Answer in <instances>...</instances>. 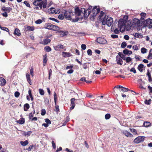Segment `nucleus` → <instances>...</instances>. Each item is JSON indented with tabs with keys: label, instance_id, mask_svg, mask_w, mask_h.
Listing matches in <instances>:
<instances>
[{
	"label": "nucleus",
	"instance_id": "nucleus-46",
	"mask_svg": "<svg viewBox=\"0 0 152 152\" xmlns=\"http://www.w3.org/2000/svg\"><path fill=\"white\" fill-rule=\"evenodd\" d=\"M39 91L40 95H44V90L43 89H39Z\"/></svg>",
	"mask_w": 152,
	"mask_h": 152
},
{
	"label": "nucleus",
	"instance_id": "nucleus-44",
	"mask_svg": "<svg viewBox=\"0 0 152 152\" xmlns=\"http://www.w3.org/2000/svg\"><path fill=\"white\" fill-rule=\"evenodd\" d=\"M28 93L29 94L30 97L31 98V100L32 101L33 100V99L31 93V91L30 89H29L28 91Z\"/></svg>",
	"mask_w": 152,
	"mask_h": 152
},
{
	"label": "nucleus",
	"instance_id": "nucleus-22",
	"mask_svg": "<svg viewBox=\"0 0 152 152\" xmlns=\"http://www.w3.org/2000/svg\"><path fill=\"white\" fill-rule=\"evenodd\" d=\"M14 34L17 36H20L21 34L20 31L18 28H16L14 31Z\"/></svg>",
	"mask_w": 152,
	"mask_h": 152
},
{
	"label": "nucleus",
	"instance_id": "nucleus-1",
	"mask_svg": "<svg viewBox=\"0 0 152 152\" xmlns=\"http://www.w3.org/2000/svg\"><path fill=\"white\" fill-rule=\"evenodd\" d=\"M75 13L76 18H79L80 19H82L84 18H87L89 15V11L86 10L84 8L79 9L77 7L75 9Z\"/></svg>",
	"mask_w": 152,
	"mask_h": 152
},
{
	"label": "nucleus",
	"instance_id": "nucleus-43",
	"mask_svg": "<svg viewBox=\"0 0 152 152\" xmlns=\"http://www.w3.org/2000/svg\"><path fill=\"white\" fill-rule=\"evenodd\" d=\"M130 131L133 133L134 135H136L137 134V131L134 129H130Z\"/></svg>",
	"mask_w": 152,
	"mask_h": 152
},
{
	"label": "nucleus",
	"instance_id": "nucleus-23",
	"mask_svg": "<svg viewBox=\"0 0 152 152\" xmlns=\"http://www.w3.org/2000/svg\"><path fill=\"white\" fill-rule=\"evenodd\" d=\"M25 29L27 31H31L34 30V27L33 26H26L25 27Z\"/></svg>",
	"mask_w": 152,
	"mask_h": 152
},
{
	"label": "nucleus",
	"instance_id": "nucleus-50",
	"mask_svg": "<svg viewBox=\"0 0 152 152\" xmlns=\"http://www.w3.org/2000/svg\"><path fill=\"white\" fill-rule=\"evenodd\" d=\"M110 117V115L109 114H107L105 116V118L106 119H108Z\"/></svg>",
	"mask_w": 152,
	"mask_h": 152
},
{
	"label": "nucleus",
	"instance_id": "nucleus-3",
	"mask_svg": "<svg viewBox=\"0 0 152 152\" xmlns=\"http://www.w3.org/2000/svg\"><path fill=\"white\" fill-rule=\"evenodd\" d=\"M126 21L123 19H120L118 22V27L120 28V31L124 32L125 31L126 27Z\"/></svg>",
	"mask_w": 152,
	"mask_h": 152
},
{
	"label": "nucleus",
	"instance_id": "nucleus-16",
	"mask_svg": "<svg viewBox=\"0 0 152 152\" xmlns=\"http://www.w3.org/2000/svg\"><path fill=\"white\" fill-rule=\"evenodd\" d=\"M64 48L63 45L61 44L58 45L54 47V49L57 51H58L61 49H63Z\"/></svg>",
	"mask_w": 152,
	"mask_h": 152
},
{
	"label": "nucleus",
	"instance_id": "nucleus-2",
	"mask_svg": "<svg viewBox=\"0 0 152 152\" xmlns=\"http://www.w3.org/2000/svg\"><path fill=\"white\" fill-rule=\"evenodd\" d=\"M113 22V19L105 15L103 19L102 18V23L103 25H107L108 26H111Z\"/></svg>",
	"mask_w": 152,
	"mask_h": 152
},
{
	"label": "nucleus",
	"instance_id": "nucleus-28",
	"mask_svg": "<svg viewBox=\"0 0 152 152\" xmlns=\"http://www.w3.org/2000/svg\"><path fill=\"white\" fill-rule=\"evenodd\" d=\"M131 22H128L127 23V25L126 26V29L127 31H129L131 28Z\"/></svg>",
	"mask_w": 152,
	"mask_h": 152
},
{
	"label": "nucleus",
	"instance_id": "nucleus-13",
	"mask_svg": "<svg viewBox=\"0 0 152 152\" xmlns=\"http://www.w3.org/2000/svg\"><path fill=\"white\" fill-rule=\"evenodd\" d=\"M22 134L24 136L26 137H28L30 136L32 133V132L31 131H28L27 132H25L24 131H21Z\"/></svg>",
	"mask_w": 152,
	"mask_h": 152
},
{
	"label": "nucleus",
	"instance_id": "nucleus-41",
	"mask_svg": "<svg viewBox=\"0 0 152 152\" xmlns=\"http://www.w3.org/2000/svg\"><path fill=\"white\" fill-rule=\"evenodd\" d=\"M41 3H42V4L43 9L45 8L46 7L47 5L46 1H42Z\"/></svg>",
	"mask_w": 152,
	"mask_h": 152
},
{
	"label": "nucleus",
	"instance_id": "nucleus-57",
	"mask_svg": "<svg viewBox=\"0 0 152 152\" xmlns=\"http://www.w3.org/2000/svg\"><path fill=\"white\" fill-rule=\"evenodd\" d=\"M1 29L2 30L6 31L9 32V29L5 27H3V28H1ZM9 34H10L9 33Z\"/></svg>",
	"mask_w": 152,
	"mask_h": 152
},
{
	"label": "nucleus",
	"instance_id": "nucleus-30",
	"mask_svg": "<svg viewBox=\"0 0 152 152\" xmlns=\"http://www.w3.org/2000/svg\"><path fill=\"white\" fill-rule=\"evenodd\" d=\"M59 29V27H58L57 26L53 25L52 26L51 29V30L56 31L58 30Z\"/></svg>",
	"mask_w": 152,
	"mask_h": 152
},
{
	"label": "nucleus",
	"instance_id": "nucleus-40",
	"mask_svg": "<svg viewBox=\"0 0 152 152\" xmlns=\"http://www.w3.org/2000/svg\"><path fill=\"white\" fill-rule=\"evenodd\" d=\"M44 49L45 51L48 52H50L51 50V48L50 47L48 46H47L45 47L44 48Z\"/></svg>",
	"mask_w": 152,
	"mask_h": 152
},
{
	"label": "nucleus",
	"instance_id": "nucleus-14",
	"mask_svg": "<svg viewBox=\"0 0 152 152\" xmlns=\"http://www.w3.org/2000/svg\"><path fill=\"white\" fill-rule=\"evenodd\" d=\"M75 99L74 98H72L71 99V107H70V109L71 110L73 109L75 106Z\"/></svg>",
	"mask_w": 152,
	"mask_h": 152
},
{
	"label": "nucleus",
	"instance_id": "nucleus-47",
	"mask_svg": "<svg viewBox=\"0 0 152 152\" xmlns=\"http://www.w3.org/2000/svg\"><path fill=\"white\" fill-rule=\"evenodd\" d=\"M126 45L127 44L125 42H124L122 43L121 47L122 48H124L126 47Z\"/></svg>",
	"mask_w": 152,
	"mask_h": 152
},
{
	"label": "nucleus",
	"instance_id": "nucleus-31",
	"mask_svg": "<svg viewBox=\"0 0 152 152\" xmlns=\"http://www.w3.org/2000/svg\"><path fill=\"white\" fill-rule=\"evenodd\" d=\"M143 65L142 64H140L138 66L137 69L140 72H142L143 70Z\"/></svg>",
	"mask_w": 152,
	"mask_h": 152
},
{
	"label": "nucleus",
	"instance_id": "nucleus-52",
	"mask_svg": "<svg viewBox=\"0 0 152 152\" xmlns=\"http://www.w3.org/2000/svg\"><path fill=\"white\" fill-rule=\"evenodd\" d=\"M132 48L135 50H139L138 47L136 45L133 46Z\"/></svg>",
	"mask_w": 152,
	"mask_h": 152
},
{
	"label": "nucleus",
	"instance_id": "nucleus-42",
	"mask_svg": "<svg viewBox=\"0 0 152 152\" xmlns=\"http://www.w3.org/2000/svg\"><path fill=\"white\" fill-rule=\"evenodd\" d=\"M151 125V123L149 122H146L144 123L143 125L145 127H148Z\"/></svg>",
	"mask_w": 152,
	"mask_h": 152
},
{
	"label": "nucleus",
	"instance_id": "nucleus-29",
	"mask_svg": "<svg viewBox=\"0 0 152 152\" xmlns=\"http://www.w3.org/2000/svg\"><path fill=\"white\" fill-rule=\"evenodd\" d=\"M134 36L138 38H142L143 37L142 35L139 33H135L134 34Z\"/></svg>",
	"mask_w": 152,
	"mask_h": 152
},
{
	"label": "nucleus",
	"instance_id": "nucleus-62",
	"mask_svg": "<svg viewBox=\"0 0 152 152\" xmlns=\"http://www.w3.org/2000/svg\"><path fill=\"white\" fill-rule=\"evenodd\" d=\"M151 99H149L148 100H146L145 101V103L147 104H149L151 103Z\"/></svg>",
	"mask_w": 152,
	"mask_h": 152
},
{
	"label": "nucleus",
	"instance_id": "nucleus-12",
	"mask_svg": "<svg viewBox=\"0 0 152 152\" xmlns=\"http://www.w3.org/2000/svg\"><path fill=\"white\" fill-rule=\"evenodd\" d=\"M122 133L126 136L132 137H133V135L128 131L124 130L122 131Z\"/></svg>",
	"mask_w": 152,
	"mask_h": 152
},
{
	"label": "nucleus",
	"instance_id": "nucleus-36",
	"mask_svg": "<svg viewBox=\"0 0 152 152\" xmlns=\"http://www.w3.org/2000/svg\"><path fill=\"white\" fill-rule=\"evenodd\" d=\"M141 51L142 53L144 54L147 52L148 50L145 48H141Z\"/></svg>",
	"mask_w": 152,
	"mask_h": 152
},
{
	"label": "nucleus",
	"instance_id": "nucleus-51",
	"mask_svg": "<svg viewBox=\"0 0 152 152\" xmlns=\"http://www.w3.org/2000/svg\"><path fill=\"white\" fill-rule=\"evenodd\" d=\"M45 121L46 124H48V125L49 124H50L51 123L50 121L48 118L45 119Z\"/></svg>",
	"mask_w": 152,
	"mask_h": 152
},
{
	"label": "nucleus",
	"instance_id": "nucleus-54",
	"mask_svg": "<svg viewBox=\"0 0 152 152\" xmlns=\"http://www.w3.org/2000/svg\"><path fill=\"white\" fill-rule=\"evenodd\" d=\"M46 111L44 109H42L41 110V114L42 115H44L46 113Z\"/></svg>",
	"mask_w": 152,
	"mask_h": 152
},
{
	"label": "nucleus",
	"instance_id": "nucleus-33",
	"mask_svg": "<svg viewBox=\"0 0 152 152\" xmlns=\"http://www.w3.org/2000/svg\"><path fill=\"white\" fill-rule=\"evenodd\" d=\"M50 42V39H44L43 41L42 42V43L43 44L47 45Z\"/></svg>",
	"mask_w": 152,
	"mask_h": 152
},
{
	"label": "nucleus",
	"instance_id": "nucleus-24",
	"mask_svg": "<svg viewBox=\"0 0 152 152\" xmlns=\"http://www.w3.org/2000/svg\"><path fill=\"white\" fill-rule=\"evenodd\" d=\"M43 65L44 66H45L48 60L46 54L43 56Z\"/></svg>",
	"mask_w": 152,
	"mask_h": 152
},
{
	"label": "nucleus",
	"instance_id": "nucleus-6",
	"mask_svg": "<svg viewBox=\"0 0 152 152\" xmlns=\"http://www.w3.org/2000/svg\"><path fill=\"white\" fill-rule=\"evenodd\" d=\"M72 12H70V20L73 22H76L79 20V18H76L75 15Z\"/></svg>",
	"mask_w": 152,
	"mask_h": 152
},
{
	"label": "nucleus",
	"instance_id": "nucleus-18",
	"mask_svg": "<svg viewBox=\"0 0 152 152\" xmlns=\"http://www.w3.org/2000/svg\"><path fill=\"white\" fill-rule=\"evenodd\" d=\"M6 83V81L5 79L1 77H0V85L4 86Z\"/></svg>",
	"mask_w": 152,
	"mask_h": 152
},
{
	"label": "nucleus",
	"instance_id": "nucleus-39",
	"mask_svg": "<svg viewBox=\"0 0 152 152\" xmlns=\"http://www.w3.org/2000/svg\"><path fill=\"white\" fill-rule=\"evenodd\" d=\"M55 104V111H56V112L57 113H58L59 111V106L58 105H56V104Z\"/></svg>",
	"mask_w": 152,
	"mask_h": 152
},
{
	"label": "nucleus",
	"instance_id": "nucleus-27",
	"mask_svg": "<svg viewBox=\"0 0 152 152\" xmlns=\"http://www.w3.org/2000/svg\"><path fill=\"white\" fill-rule=\"evenodd\" d=\"M16 122L17 123H19V124H22L25 123V119L23 118H21Z\"/></svg>",
	"mask_w": 152,
	"mask_h": 152
},
{
	"label": "nucleus",
	"instance_id": "nucleus-59",
	"mask_svg": "<svg viewBox=\"0 0 152 152\" xmlns=\"http://www.w3.org/2000/svg\"><path fill=\"white\" fill-rule=\"evenodd\" d=\"M58 18L59 19L63 20L64 18V16L63 14H60L58 16Z\"/></svg>",
	"mask_w": 152,
	"mask_h": 152
},
{
	"label": "nucleus",
	"instance_id": "nucleus-64",
	"mask_svg": "<svg viewBox=\"0 0 152 152\" xmlns=\"http://www.w3.org/2000/svg\"><path fill=\"white\" fill-rule=\"evenodd\" d=\"M119 33V31L118 28L115 29L114 31V33L115 34H118Z\"/></svg>",
	"mask_w": 152,
	"mask_h": 152
},
{
	"label": "nucleus",
	"instance_id": "nucleus-53",
	"mask_svg": "<svg viewBox=\"0 0 152 152\" xmlns=\"http://www.w3.org/2000/svg\"><path fill=\"white\" fill-rule=\"evenodd\" d=\"M49 19L51 20H52L53 21H54L56 22H57V23L59 22V21L58 20H57L56 19H55L54 18H49Z\"/></svg>",
	"mask_w": 152,
	"mask_h": 152
},
{
	"label": "nucleus",
	"instance_id": "nucleus-7",
	"mask_svg": "<svg viewBox=\"0 0 152 152\" xmlns=\"http://www.w3.org/2000/svg\"><path fill=\"white\" fill-rule=\"evenodd\" d=\"M97 41L98 43L102 44H105L107 43V41L104 39L102 37L97 38Z\"/></svg>",
	"mask_w": 152,
	"mask_h": 152
},
{
	"label": "nucleus",
	"instance_id": "nucleus-37",
	"mask_svg": "<svg viewBox=\"0 0 152 152\" xmlns=\"http://www.w3.org/2000/svg\"><path fill=\"white\" fill-rule=\"evenodd\" d=\"M127 63H129L130 62L132 61V59L129 56H128L126 58L125 60Z\"/></svg>",
	"mask_w": 152,
	"mask_h": 152
},
{
	"label": "nucleus",
	"instance_id": "nucleus-5",
	"mask_svg": "<svg viewBox=\"0 0 152 152\" xmlns=\"http://www.w3.org/2000/svg\"><path fill=\"white\" fill-rule=\"evenodd\" d=\"M145 137L143 136H139L136 138L134 142L136 143H138L144 141Z\"/></svg>",
	"mask_w": 152,
	"mask_h": 152
},
{
	"label": "nucleus",
	"instance_id": "nucleus-4",
	"mask_svg": "<svg viewBox=\"0 0 152 152\" xmlns=\"http://www.w3.org/2000/svg\"><path fill=\"white\" fill-rule=\"evenodd\" d=\"M100 9L99 7H97L96 6H95L94 7L92 10V16L94 18L96 15L100 12Z\"/></svg>",
	"mask_w": 152,
	"mask_h": 152
},
{
	"label": "nucleus",
	"instance_id": "nucleus-8",
	"mask_svg": "<svg viewBox=\"0 0 152 152\" xmlns=\"http://www.w3.org/2000/svg\"><path fill=\"white\" fill-rule=\"evenodd\" d=\"M145 23L146 26H148L149 28H151L152 27V21L151 19L149 18L146 19Z\"/></svg>",
	"mask_w": 152,
	"mask_h": 152
},
{
	"label": "nucleus",
	"instance_id": "nucleus-61",
	"mask_svg": "<svg viewBox=\"0 0 152 152\" xmlns=\"http://www.w3.org/2000/svg\"><path fill=\"white\" fill-rule=\"evenodd\" d=\"M86 45L84 44H83L81 45V48L83 50H85L86 48Z\"/></svg>",
	"mask_w": 152,
	"mask_h": 152
},
{
	"label": "nucleus",
	"instance_id": "nucleus-32",
	"mask_svg": "<svg viewBox=\"0 0 152 152\" xmlns=\"http://www.w3.org/2000/svg\"><path fill=\"white\" fill-rule=\"evenodd\" d=\"M20 143L22 146H25L28 144V142L27 140H26L24 141H21L20 142Z\"/></svg>",
	"mask_w": 152,
	"mask_h": 152
},
{
	"label": "nucleus",
	"instance_id": "nucleus-19",
	"mask_svg": "<svg viewBox=\"0 0 152 152\" xmlns=\"http://www.w3.org/2000/svg\"><path fill=\"white\" fill-rule=\"evenodd\" d=\"M12 10V8L10 7H4L2 8V10L3 11L8 13L10 12Z\"/></svg>",
	"mask_w": 152,
	"mask_h": 152
},
{
	"label": "nucleus",
	"instance_id": "nucleus-35",
	"mask_svg": "<svg viewBox=\"0 0 152 152\" xmlns=\"http://www.w3.org/2000/svg\"><path fill=\"white\" fill-rule=\"evenodd\" d=\"M29 108V105L28 104L26 103L24 104V110L26 111L28 110Z\"/></svg>",
	"mask_w": 152,
	"mask_h": 152
},
{
	"label": "nucleus",
	"instance_id": "nucleus-20",
	"mask_svg": "<svg viewBox=\"0 0 152 152\" xmlns=\"http://www.w3.org/2000/svg\"><path fill=\"white\" fill-rule=\"evenodd\" d=\"M26 77L27 81L29 83V84L31 85L32 84L31 80L30 78V75L29 73H27L26 75Z\"/></svg>",
	"mask_w": 152,
	"mask_h": 152
},
{
	"label": "nucleus",
	"instance_id": "nucleus-58",
	"mask_svg": "<svg viewBox=\"0 0 152 152\" xmlns=\"http://www.w3.org/2000/svg\"><path fill=\"white\" fill-rule=\"evenodd\" d=\"M146 15V14L144 13H142L140 14L141 18L144 19Z\"/></svg>",
	"mask_w": 152,
	"mask_h": 152
},
{
	"label": "nucleus",
	"instance_id": "nucleus-45",
	"mask_svg": "<svg viewBox=\"0 0 152 152\" xmlns=\"http://www.w3.org/2000/svg\"><path fill=\"white\" fill-rule=\"evenodd\" d=\"M54 99L55 104H56V103L57 97L56 94L55 92H54Z\"/></svg>",
	"mask_w": 152,
	"mask_h": 152
},
{
	"label": "nucleus",
	"instance_id": "nucleus-60",
	"mask_svg": "<svg viewBox=\"0 0 152 152\" xmlns=\"http://www.w3.org/2000/svg\"><path fill=\"white\" fill-rule=\"evenodd\" d=\"M111 37L113 39L117 38L118 37V35L115 34H112L111 35Z\"/></svg>",
	"mask_w": 152,
	"mask_h": 152
},
{
	"label": "nucleus",
	"instance_id": "nucleus-15",
	"mask_svg": "<svg viewBox=\"0 0 152 152\" xmlns=\"http://www.w3.org/2000/svg\"><path fill=\"white\" fill-rule=\"evenodd\" d=\"M62 55L64 58L69 57L72 56L70 53L65 52H62Z\"/></svg>",
	"mask_w": 152,
	"mask_h": 152
},
{
	"label": "nucleus",
	"instance_id": "nucleus-49",
	"mask_svg": "<svg viewBox=\"0 0 152 152\" xmlns=\"http://www.w3.org/2000/svg\"><path fill=\"white\" fill-rule=\"evenodd\" d=\"M42 22V20L41 19H38L35 22V23L37 24H39L41 23Z\"/></svg>",
	"mask_w": 152,
	"mask_h": 152
},
{
	"label": "nucleus",
	"instance_id": "nucleus-10",
	"mask_svg": "<svg viewBox=\"0 0 152 152\" xmlns=\"http://www.w3.org/2000/svg\"><path fill=\"white\" fill-rule=\"evenodd\" d=\"M49 13L50 14L55 13V14H58L60 11L58 10H56L54 8H50L49 11Z\"/></svg>",
	"mask_w": 152,
	"mask_h": 152
},
{
	"label": "nucleus",
	"instance_id": "nucleus-17",
	"mask_svg": "<svg viewBox=\"0 0 152 152\" xmlns=\"http://www.w3.org/2000/svg\"><path fill=\"white\" fill-rule=\"evenodd\" d=\"M123 53L124 54L129 56L132 53V52L131 50H129L128 49H126L123 51Z\"/></svg>",
	"mask_w": 152,
	"mask_h": 152
},
{
	"label": "nucleus",
	"instance_id": "nucleus-55",
	"mask_svg": "<svg viewBox=\"0 0 152 152\" xmlns=\"http://www.w3.org/2000/svg\"><path fill=\"white\" fill-rule=\"evenodd\" d=\"M121 91H124L126 92L127 91H129V89L128 88H124L123 87L122 89H121Z\"/></svg>",
	"mask_w": 152,
	"mask_h": 152
},
{
	"label": "nucleus",
	"instance_id": "nucleus-25",
	"mask_svg": "<svg viewBox=\"0 0 152 152\" xmlns=\"http://www.w3.org/2000/svg\"><path fill=\"white\" fill-rule=\"evenodd\" d=\"M53 24L51 23L46 24L45 26V28L49 30H51Z\"/></svg>",
	"mask_w": 152,
	"mask_h": 152
},
{
	"label": "nucleus",
	"instance_id": "nucleus-11",
	"mask_svg": "<svg viewBox=\"0 0 152 152\" xmlns=\"http://www.w3.org/2000/svg\"><path fill=\"white\" fill-rule=\"evenodd\" d=\"M116 61L117 63L118 64L122 65L123 64V61L122 59L120 57L118 56H117L116 57Z\"/></svg>",
	"mask_w": 152,
	"mask_h": 152
},
{
	"label": "nucleus",
	"instance_id": "nucleus-63",
	"mask_svg": "<svg viewBox=\"0 0 152 152\" xmlns=\"http://www.w3.org/2000/svg\"><path fill=\"white\" fill-rule=\"evenodd\" d=\"M19 95L20 93L18 91H16L15 93V96L16 97H19Z\"/></svg>",
	"mask_w": 152,
	"mask_h": 152
},
{
	"label": "nucleus",
	"instance_id": "nucleus-34",
	"mask_svg": "<svg viewBox=\"0 0 152 152\" xmlns=\"http://www.w3.org/2000/svg\"><path fill=\"white\" fill-rule=\"evenodd\" d=\"M147 58L148 59H151L152 58V49H151L149 52V54Z\"/></svg>",
	"mask_w": 152,
	"mask_h": 152
},
{
	"label": "nucleus",
	"instance_id": "nucleus-48",
	"mask_svg": "<svg viewBox=\"0 0 152 152\" xmlns=\"http://www.w3.org/2000/svg\"><path fill=\"white\" fill-rule=\"evenodd\" d=\"M30 72L31 76H32V77H33L34 75L33 68V67H31L30 70Z\"/></svg>",
	"mask_w": 152,
	"mask_h": 152
},
{
	"label": "nucleus",
	"instance_id": "nucleus-21",
	"mask_svg": "<svg viewBox=\"0 0 152 152\" xmlns=\"http://www.w3.org/2000/svg\"><path fill=\"white\" fill-rule=\"evenodd\" d=\"M58 33L61 37H62L66 35L67 34V32L66 31H58Z\"/></svg>",
	"mask_w": 152,
	"mask_h": 152
},
{
	"label": "nucleus",
	"instance_id": "nucleus-38",
	"mask_svg": "<svg viewBox=\"0 0 152 152\" xmlns=\"http://www.w3.org/2000/svg\"><path fill=\"white\" fill-rule=\"evenodd\" d=\"M80 80L82 81H85L87 83H90L91 82V81H87V80L86 79V78L85 77H83L81 78L80 79Z\"/></svg>",
	"mask_w": 152,
	"mask_h": 152
},
{
	"label": "nucleus",
	"instance_id": "nucleus-26",
	"mask_svg": "<svg viewBox=\"0 0 152 152\" xmlns=\"http://www.w3.org/2000/svg\"><path fill=\"white\" fill-rule=\"evenodd\" d=\"M64 16L66 19L68 20H70V12H66L64 13Z\"/></svg>",
	"mask_w": 152,
	"mask_h": 152
},
{
	"label": "nucleus",
	"instance_id": "nucleus-56",
	"mask_svg": "<svg viewBox=\"0 0 152 152\" xmlns=\"http://www.w3.org/2000/svg\"><path fill=\"white\" fill-rule=\"evenodd\" d=\"M88 55L89 56H91L92 54V52L91 50L88 49L87 51Z\"/></svg>",
	"mask_w": 152,
	"mask_h": 152
},
{
	"label": "nucleus",
	"instance_id": "nucleus-9",
	"mask_svg": "<svg viewBox=\"0 0 152 152\" xmlns=\"http://www.w3.org/2000/svg\"><path fill=\"white\" fill-rule=\"evenodd\" d=\"M133 25L135 26H140V20L134 18L133 20Z\"/></svg>",
	"mask_w": 152,
	"mask_h": 152
}]
</instances>
